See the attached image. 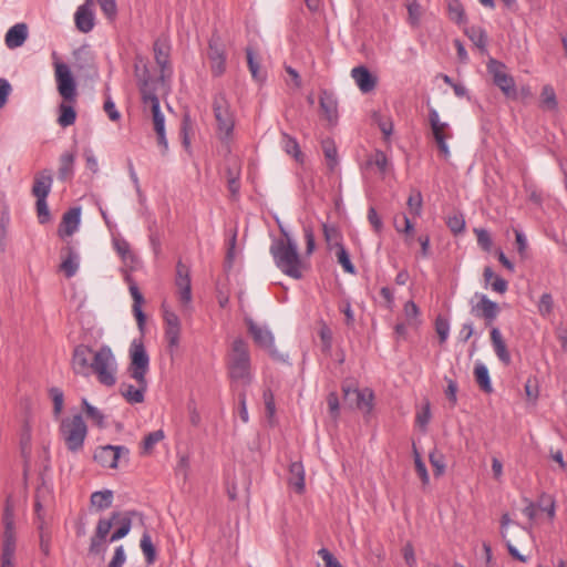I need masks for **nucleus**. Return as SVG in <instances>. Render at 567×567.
<instances>
[{
    "label": "nucleus",
    "mask_w": 567,
    "mask_h": 567,
    "mask_svg": "<svg viewBox=\"0 0 567 567\" xmlns=\"http://www.w3.org/2000/svg\"><path fill=\"white\" fill-rule=\"evenodd\" d=\"M71 368L79 375L95 374L97 381L105 386L116 383L117 363L107 346H102L96 351L86 344L76 346L72 353Z\"/></svg>",
    "instance_id": "obj_1"
},
{
    "label": "nucleus",
    "mask_w": 567,
    "mask_h": 567,
    "mask_svg": "<svg viewBox=\"0 0 567 567\" xmlns=\"http://www.w3.org/2000/svg\"><path fill=\"white\" fill-rule=\"evenodd\" d=\"M281 238L272 241L270 246V254L274 258L276 266L287 276L300 279L301 272V258L298 252L297 243L290 234L279 226Z\"/></svg>",
    "instance_id": "obj_2"
},
{
    "label": "nucleus",
    "mask_w": 567,
    "mask_h": 567,
    "mask_svg": "<svg viewBox=\"0 0 567 567\" xmlns=\"http://www.w3.org/2000/svg\"><path fill=\"white\" fill-rule=\"evenodd\" d=\"M228 377L231 382L248 386L251 383V363L248 344L241 338L235 339L227 358Z\"/></svg>",
    "instance_id": "obj_3"
},
{
    "label": "nucleus",
    "mask_w": 567,
    "mask_h": 567,
    "mask_svg": "<svg viewBox=\"0 0 567 567\" xmlns=\"http://www.w3.org/2000/svg\"><path fill=\"white\" fill-rule=\"evenodd\" d=\"M59 431L70 452L76 453L83 449L87 426L81 414L62 419Z\"/></svg>",
    "instance_id": "obj_4"
},
{
    "label": "nucleus",
    "mask_w": 567,
    "mask_h": 567,
    "mask_svg": "<svg viewBox=\"0 0 567 567\" xmlns=\"http://www.w3.org/2000/svg\"><path fill=\"white\" fill-rule=\"evenodd\" d=\"M212 107L217 122V133L219 137L221 140H228L234 131L235 117L230 103L224 92H218L214 95Z\"/></svg>",
    "instance_id": "obj_5"
},
{
    "label": "nucleus",
    "mask_w": 567,
    "mask_h": 567,
    "mask_svg": "<svg viewBox=\"0 0 567 567\" xmlns=\"http://www.w3.org/2000/svg\"><path fill=\"white\" fill-rule=\"evenodd\" d=\"M135 75L138 79L144 107H148L151 110L153 117L162 115L159 100L156 95L159 82L151 78L146 64H143L142 69L138 64H135Z\"/></svg>",
    "instance_id": "obj_6"
},
{
    "label": "nucleus",
    "mask_w": 567,
    "mask_h": 567,
    "mask_svg": "<svg viewBox=\"0 0 567 567\" xmlns=\"http://www.w3.org/2000/svg\"><path fill=\"white\" fill-rule=\"evenodd\" d=\"M128 373L136 382H144L150 369V357L142 340L134 339L130 347Z\"/></svg>",
    "instance_id": "obj_7"
},
{
    "label": "nucleus",
    "mask_w": 567,
    "mask_h": 567,
    "mask_svg": "<svg viewBox=\"0 0 567 567\" xmlns=\"http://www.w3.org/2000/svg\"><path fill=\"white\" fill-rule=\"evenodd\" d=\"M487 71L493 78V83L505 96L512 99L517 96L514 78L506 72V65L503 62L491 58L487 62Z\"/></svg>",
    "instance_id": "obj_8"
},
{
    "label": "nucleus",
    "mask_w": 567,
    "mask_h": 567,
    "mask_svg": "<svg viewBox=\"0 0 567 567\" xmlns=\"http://www.w3.org/2000/svg\"><path fill=\"white\" fill-rule=\"evenodd\" d=\"M429 122L433 133L434 141L437 145L441 156L447 161L451 156V152L446 141L452 138L453 134L450 130V125L446 122H442L440 115L435 109L429 111Z\"/></svg>",
    "instance_id": "obj_9"
},
{
    "label": "nucleus",
    "mask_w": 567,
    "mask_h": 567,
    "mask_svg": "<svg viewBox=\"0 0 567 567\" xmlns=\"http://www.w3.org/2000/svg\"><path fill=\"white\" fill-rule=\"evenodd\" d=\"M120 516L118 512H113L110 518H100L91 537L89 554L94 556H103L107 548V536L114 524Z\"/></svg>",
    "instance_id": "obj_10"
},
{
    "label": "nucleus",
    "mask_w": 567,
    "mask_h": 567,
    "mask_svg": "<svg viewBox=\"0 0 567 567\" xmlns=\"http://www.w3.org/2000/svg\"><path fill=\"white\" fill-rule=\"evenodd\" d=\"M55 80L59 94L63 100L74 102L76 97V83L70 68L65 63H55Z\"/></svg>",
    "instance_id": "obj_11"
},
{
    "label": "nucleus",
    "mask_w": 567,
    "mask_h": 567,
    "mask_svg": "<svg viewBox=\"0 0 567 567\" xmlns=\"http://www.w3.org/2000/svg\"><path fill=\"white\" fill-rule=\"evenodd\" d=\"M128 449L122 445H102L95 449L93 458L105 468H117L118 460L127 456Z\"/></svg>",
    "instance_id": "obj_12"
},
{
    "label": "nucleus",
    "mask_w": 567,
    "mask_h": 567,
    "mask_svg": "<svg viewBox=\"0 0 567 567\" xmlns=\"http://www.w3.org/2000/svg\"><path fill=\"white\" fill-rule=\"evenodd\" d=\"M155 61L161 69V75L158 79H154L158 82H165L172 75V68L169 63L171 45L166 38H158L153 45Z\"/></svg>",
    "instance_id": "obj_13"
},
{
    "label": "nucleus",
    "mask_w": 567,
    "mask_h": 567,
    "mask_svg": "<svg viewBox=\"0 0 567 567\" xmlns=\"http://www.w3.org/2000/svg\"><path fill=\"white\" fill-rule=\"evenodd\" d=\"M246 324L254 342L258 347L267 350L271 355H275L277 351L271 331L266 326H260L252 319H246Z\"/></svg>",
    "instance_id": "obj_14"
},
{
    "label": "nucleus",
    "mask_w": 567,
    "mask_h": 567,
    "mask_svg": "<svg viewBox=\"0 0 567 567\" xmlns=\"http://www.w3.org/2000/svg\"><path fill=\"white\" fill-rule=\"evenodd\" d=\"M214 76H220L226 71V52L219 38L213 37L208 42L207 53Z\"/></svg>",
    "instance_id": "obj_15"
},
{
    "label": "nucleus",
    "mask_w": 567,
    "mask_h": 567,
    "mask_svg": "<svg viewBox=\"0 0 567 567\" xmlns=\"http://www.w3.org/2000/svg\"><path fill=\"white\" fill-rule=\"evenodd\" d=\"M342 391L344 399L347 401L353 402L359 410L365 411L367 413L372 411L374 394L371 389L364 388L360 390L357 388L343 385Z\"/></svg>",
    "instance_id": "obj_16"
},
{
    "label": "nucleus",
    "mask_w": 567,
    "mask_h": 567,
    "mask_svg": "<svg viewBox=\"0 0 567 567\" xmlns=\"http://www.w3.org/2000/svg\"><path fill=\"white\" fill-rule=\"evenodd\" d=\"M175 285L178 290L179 301L188 306L192 301L190 270L182 260H178L176 264Z\"/></svg>",
    "instance_id": "obj_17"
},
{
    "label": "nucleus",
    "mask_w": 567,
    "mask_h": 567,
    "mask_svg": "<svg viewBox=\"0 0 567 567\" xmlns=\"http://www.w3.org/2000/svg\"><path fill=\"white\" fill-rule=\"evenodd\" d=\"M94 0H85L83 4H81L75 14L74 22L79 31L83 33H89L94 28Z\"/></svg>",
    "instance_id": "obj_18"
},
{
    "label": "nucleus",
    "mask_w": 567,
    "mask_h": 567,
    "mask_svg": "<svg viewBox=\"0 0 567 567\" xmlns=\"http://www.w3.org/2000/svg\"><path fill=\"white\" fill-rule=\"evenodd\" d=\"M81 223V207H72L65 212L62 216L61 224L58 229L60 237L72 236L80 226Z\"/></svg>",
    "instance_id": "obj_19"
},
{
    "label": "nucleus",
    "mask_w": 567,
    "mask_h": 567,
    "mask_svg": "<svg viewBox=\"0 0 567 567\" xmlns=\"http://www.w3.org/2000/svg\"><path fill=\"white\" fill-rule=\"evenodd\" d=\"M471 312L476 317L485 319L489 326L498 316L499 307L496 302L489 300L485 295L480 297V301L472 307Z\"/></svg>",
    "instance_id": "obj_20"
},
{
    "label": "nucleus",
    "mask_w": 567,
    "mask_h": 567,
    "mask_svg": "<svg viewBox=\"0 0 567 567\" xmlns=\"http://www.w3.org/2000/svg\"><path fill=\"white\" fill-rule=\"evenodd\" d=\"M351 76L362 93L372 92L375 86L378 79L374 76L368 68L363 65L355 66L351 70Z\"/></svg>",
    "instance_id": "obj_21"
},
{
    "label": "nucleus",
    "mask_w": 567,
    "mask_h": 567,
    "mask_svg": "<svg viewBox=\"0 0 567 567\" xmlns=\"http://www.w3.org/2000/svg\"><path fill=\"white\" fill-rule=\"evenodd\" d=\"M126 282L128 284L130 293L133 299V313L136 318L138 328L143 330L146 317L142 310V305L144 302V297L142 292L140 291L136 282L132 279L130 275H126L125 277Z\"/></svg>",
    "instance_id": "obj_22"
},
{
    "label": "nucleus",
    "mask_w": 567,
    "mask_h": 567,
    "mask_svg": "<svg viewBox=\"0 0 567 567\" xmlns=\"http://www.w3.org/2000/svg\"><path fill=\"white\" fill-rule=\"evenodd\" d=\"M53 177L50 169H42L34 175L31 193L35 198H47L51 192Z\"/></svg>",
    "instance_id": "obj_23"
},
{
    "label": "nucleus",
    "mask_w": 567,
    "mask_h": 567,
    "mask_svg": "<svg viewBox=\"0 0 567 567\" xmlns=\"http://www.w3.org/2000/svg\"><path fill=\"white\" fill-rule=\"evenodd\" d=\"M62 254V262L60 265L61 271L65 275L66 278L73 277L79 269V254L75 249L68 245L61 250Z\"/></svg>",
    "instance_id": "obj_24"
},
{
    "label": "nucleus",
    "mask_w": 567,
    "mask_h": 567,
    "mask_svg": "<svg viewBox=\"0 0 567 567\" xmlns=\"http://www.w3.org/2000/svg\"><path fill=\"white\" fill-rule=\"evenodd\" d=\"M137 388L132 384L123 383L121 385V393L126 399V401L131 404L142 403L145 399V392L147 390V380L144 379V382H136Z\"/></svg>",
    "instance_id": "obj_25"
},
{
    "label": "nucleus",
    "mask_w": 567,
    "mask_h": 567,
    "mask_svg": "<svg viewBox=\"0 0 567 567\" xmlns=\"http://www.w3.org/2000/svg\"><path fill=\"white\" fill-rule=\"evenodd\" d=\"M28 38V27L25 23H17L11 27L6 34V45L9 49L21 47Z\"/></svg>",
    "instance_id": "obj_26"
},
{
    "label": "nucleus",
    "mask_w": 567,
    "mask_h": 567,
    "mask_svg": "<svg viewBox=\"0 0 567 567\" xmlns=\"http://www.w3.org/2000/svg\"><path fill=\"white\" fill-rule=\"evenodd\" d=\"M320 107L330 123H336L338 118V102L334 95L326 90L320 93Z\"/></svg>",
    "instance_id": "obj_27"
},
{
    "label": "nucleus",
    "mask_w": 567,
    "mask_h": 567,
    "mask_svg": "<svg viewBox=\"0 0 567 567\" xmlns=\"http://www.w3.org/2000/svg\"><path fill=\"white\" fill-rule=\"evenodd\" d=\"M491 342L495 354L504 364L508 365L512 361L511 354L507 350V346L502 337L498 328L494 327L491 330Z\"/></svg>",
    "instance_id": "obj_28"
},
{
    "label": "nucleus",
    "mask_w": 567,
    "mask_h": 567,
    "mask_svg": "<svg viewBox=\"0 0 567 567\" xmlns=\"http://www.w3.org/2000/svg\"><path fill=\"white\" fill-rule=\"evenodd\" d=\"M289 485L292 486L297 493L305 491V470L300 462H293L289 467Z\"/></svg>",
    "instance_id": "obj_29"
},
{
    "label": "nucleus",
    "mask_w": 567,
    "mask_h": 567,
    "mask_svg": "<svg viewBox=\"0 0 567 567\" xmlns=\"http://www.w3.org/2000/svg\"><path fill=\"white\" fill-rule=\"evenodd\" d=\"M474 377L475 381L478 384L480 389L485 393H492L493 386L491 383V378L488 373V369L482 362H477L474 367Z\"/></svg>",
    "instance_id": "obj_30"
},
{
    "label": "nucleus",
    "mask_w": 567,
    "mask_h": 567,
    "mask_svg": "<svg viewBox=\"0 0 567 567\" xmlns=\"http://www.w3.org/2000/svg\"><path fill=\"white\" fill-rule=\"evenodd\" d=\"M75 155L73 152H65L60 156L59 179L66 181L72 177Z\"/></svg>",
    "instance_id": "obj_31"
},
{
    "label": "nucleus",
    "mask_w": 567,
    "mask_h": 567,
    "mask_svg": "<svg viewBox=\"0 0 567 567\" xmlns=\"http://www.w3.org/2000/svg\"><path fill=\"white\" fill-rule=\"evenodd\" d=\"M113 492L110 489L97 491L91 495V506L96 511H103L112 506Z\"/></svg>",
    "instance_id": "obj_32"
},
{
    "label": "nucleus",
    "mask_w": 567,
    "mask_h": 567,
    "mask_svg": "<svg viewBox=\"0 0 567 567\" xmlns=\"http://www.w3.org/2000/svg\"><path fill=\"white\" fill-rule=\"evenodd\" d=\"M132 514H133L132 512L125 513L124 516H122L120 514L117 519L114 522V524L120 523V527L111 535V537L109 539L110 543L116 542V540L125 537L130 533L131 527H132V519H131Z\"/></svg>",
    "instance_id": "obj_33"
},
{
    "label": "nucleus",
    "mask_w": 567,
    "mask_h": 567,
    "mask_svg": "<svg viewBox=\"0 0 567 567\" xmlns=\"http://www.w3.org/2000/svg\"><path fill=\"white\" fill-rule=\"evenodd\" d=\"M76 120V112L72 105L61 103L59 105L58 123L62 127H68L74 124Z\"/></svg>",
    "instance_id": "obj_34"
},
{
    "label": "nucleus",
    "mask_w": 567,
    "mask_h": 567,
    "mask_svg": "<svg viewBox=\"0 0 567 567\" xmlns=\"http://www.w3.org/2000/svg\"><path fill=\"white\" fill-rule=\"evenodd\" d=\"M82 408L86 416L100 429H104V414L95 406L89 403L86 399H82Z\"/></svg>",
    "instance_id": "obj_35"
},
{
    "label": "nucleus",
    "mask_w": 567,
    "mask_h": 567,
    "mask_svg": "<svg viewBox=\"0 0 567 567\" xmlns=\"http://www.w3.org/2000/svg\"><path fill=\"white\" fill-rule=\"evenodd\" d=\"M323 154L328 161V166L331 171L338 165V151L337 146L331 138H326L321 143Z\"/></svg>",
    "instance_id": "obj_36"
},
{
    "label": "nucleus",
    "mask_w": 567,
    "mask_h": 567,
    "mask_svg": "<svg viewBox=\"0 0 567 567\" xmlns=\"http://www.w3.org/2000/svg\"><path fill=\"white\" fill-rule=\"evenodd\" d=\"M140 546L145 556L147 565L154 564L156 560V548L153 545L152 537L147 532L142 535Z\"/></svg>",
    "instance_id": "obj_37"
},
{
    "label": "nucleus",
    "mask_w": 567,
    "mask_h": 567,
    "mask_svg": "<svg viewBox=\"0 0 567 567\" xmlns=\"http://www.w3.org/2000/svg\"><path fill=\"white\" fill-rule=\"evenodd\" d=\"M470 40L482 51H486L487 35L484 29L480 27H471L466 30Z\"/></svg>",
    "instance_id": "obj_38"
},
{
    "label": "nucleus",
    "mask_w": 567,
    "mask_h": 567,
    "mask_svg": "<svg viewBox=\"0 0 567 567\" xmlns=\"http://www.w3.org/2000/svg\"><path fill=\"white\" fill-rule=\"evenodd\" d=\"M336 247H337L336 256H337L338 262L342 266V268L346 272L354 274L355 268H354L353 264L351 262L349 252L347 251L344 246L341 243H337Z\"/></svg>",
    "instance_id": "obj_39"
},
{
    "label": "nucleus",
    "mask_w": 567,
    "mask_h": 567,
    "mask_svg": "<svg viewBox=\"0 0 567 567\" xmlns=\"http://www.w3.org/2000/svg\"><path fill=\"white\" fill-rule=\"evenodd\" d=\"M430 463L435 476H442L445 472V457L442 452L434 449L429 455Z\"/></svg>",
    "instance_id": "obj_40"
},
{
    "label": "nucleus",
    "mask_w": 567,
    "mask_h": 567,
    "mask_svg": "<svg viewBox=\"0 0 567 567\" xmlns=\"http://www.w3.org/2000/svg\"><path fill=\"white\" fill-rule=\"evenodd\" d=\"M113 246L123 261L133 260L134 255L131 251V246L124 238H114Z\"/></svg>",
    "instance_id": "obj_41"
},
{
    "label": "nucleus",
    "mask_w": 567,
    "mask_h": 567,
    "mask_svg": "<svg viewBox=\"0 0 567 567\" xmlns=\"http://www.w3.org/2000/svg\"><path fill=\"white\" fill-rule=\"evenodd\" d=\"M165 437L163 430H156L147 435L143 440V453H150L153 447Z\"/></svg>",
    "instance_id": "obj_42"
},
{
    "label": "nucleus",
    "mask_w": 567,
    "mask_h": 567,
    "mask_svg": "<svg viewBox=\"0 0 567 567\" xmlns=\"http://www.w3.org/2000/svg\"><path fill=\"white\" fill-rule=\"evenodd\" d=\"M393 223L398 233H404L405 235L410 236L414 231V226L405 214L395 216Z\"/></svg>",
    "instance_id": "obj_43"
},
{
    "label": "nucleus",
    "mask_w": 567,
    "mask_h": 567,
    "mask_svg": "<svg viewBox=\"0 0 567 567\" xmlns=\"http://www.w3.org/2000/svg\"><path fill=\"white\" fill-rule=\"evenodd\" d=\"M367 164L369 166L374 165L381 173H384L388 167V157L384 152L378 150L368 158Z\"/></svg>",
    "instance_id": "obj_44"
},
{
    "label": "nucleus",
    "mask_w": 567,
    "mask_h": 567,
    "mask_svg": "<svg viewBox=\"0 0 567 567\" xmlns=\"http://www.w3.org/2000/svg\"><path fill=\"white\" fill-rule=\"evenodd\" d=\"M403 312L409 324H415L419 322L420 309L416 303L412 300L405 302Z\"/></svg>",
    "instance_id": "obj_45"
},
{
    "label": "nucleus",
    "mask_w": 567,
    "mask_h": 567,
    "mask_svg": "<svg viewBox=\"0 0 567 567\" xmlns=\"http://www.w3.org/2000/svg\"><path fill=\"white\" fill-rule=\"evenodd\" d=\"M102 12L107 20L114 21L117 16V6L115 0H96Z\"/></svg>",
    "instance_id": "obj_46"
},
{
    "label": "nucleus",
    "mask_w": 567,
    "mask_h": 567,
    "mask_svg": "<svg viewBox=\"0 0 567 567\" xmlns=\"http://www.w3.org/2000/svg\"><path fill=\"white\" fill-rule=\"evenodd\" d=\"M413 452H414L415 471H416L417 475L420 476L422 484L427 485L430 482V476H429L426 466H425L424 462L422 461L421 455L415 447H414Z\"/></svg>",
    "instance_id": "obj_47"
},
{
    "label": "nucleus",
    "mask_w": 567,
    "mask_h": 567,
    "mask_svg": "<svg viewBox=\"0 0 567 567\" xmlns=\"http://www.w3.org/2000/svg\"><path fill=\"white\" fill-rule=\"evenodd\" d=\"M542 102L548 110L557 109V100L554 89L550 85H545L542 90Z\"/></svg>",
    "instance_id": "obj_48"
},
{
    "label": "nucleus",
    "mask_w": 567,
    "mask_h": 567,
    "mask_svg": "<svg viewBox=\"0 0 567 567\" xmlns=\"http://www.w3.org/2000/svg\"><path fill=\"white\" fill-rule=\"evenodd\" d=\"M3 542L2 547H14L16 548V535H14V520L3 522Z\"/></svg>",
    "instance_id": "obj_49"
},
{
    "label": "nucleus",
    "mask_w": 567,
    "mask_h": 567,
    "mask_svg": "<svg viewBox=\"0 0 567 567\" xmlns=\"http://www.w3.org/2000/svg\"><path fill=\"white\" fill-rule=\"evenodd\" d=\"M408 207L413 216H420L422 212V195L420 192L412 193L408 198Z\"/></svg>",
    "instance_id": "obj_50"
},
{
    "label": "nucleus",
    "mask_w": 567,
    "mask_h": 567,
    "mask_svg": "<svg viewBox=\"0 0 567 567\" xmlns=\"http://www.w3.org/2000/svg\"><path fill=\"white\" fill-rule=\"evenodd\" d=\"M284 148L288 154L292 155L296 159H299V157L302 156L297 140L289 136L288 134H284Z\"/></svg>",
    "instance_id": "obj_51"
},
{
    "label": "nucleus",
    "mask_w": 567,
    "mask_h": 567,
    "mask_svg": "<svg viewBox=\"0 0 567 567\" xmlns=\"http://www.w3.org/2000/svg\"><path fill=\"white\" fill-rule=\"evenodd\" d=\"M435 331L439 336L440 343H444L449 338L450 323L447 319L439 316L435 320Z\"/></svg>",
    "instance_id": "obj_52"
},
{
    "label": "nucleus",
    "mask_w": 567,
    "mask_h": 567,
    "mask_svg": "<svg viewBox=\"0 0 567 567\" xmlns=\"http://www.w3.org/2000/svg\"><path fill=\"white\" fill-rule=\"evenodd\" d=\"M446 224L450 230L455 235L463 233L465 229V220L461 214L450 216Z\"/></svg>",
    "instance_id": "obj_53"
},
{
    "label": "nucleus",
    "mask_w": 567,
    "mask_h": 567,
    "mask_svg": "<svg viewBox=\"0 0 567 567\" xmlns=\"http://www.w3.org/2000/svg\"><path fill=\"white\" fill-rule=\"evenodd\" d=\"M474 231L476 234L478 246L484 251H489L493 244L489 233L484 228H476Z\"/></svg>",
    "instance_id": "obj_54"
},
{
    "label": "nucleus",
    "mask_w": 567,
    "mask_h": 567,
    "mask_svg": "<svg viewBox=\"0 0 567 567\" xmlns=\"http://www.w3.org/2000/svg\"><path fill=\"white\" fill-rule=\"evenodd\" d=\"M50 396L53 401V412L55 415H60L63 409L64 395L61 389L51 388Z\"/></svg>",
    "instance_id": "obj_55"
},
{
    "label": "nucleus",
    "mask_w": 567,
    "mask_h": 567,
    "mask_svg": "<svg viewBox=\"0 0 567 567\" xmlns=\"http://www.w3.org/2000/svg\"><path fill=\"white\" fill-rule=\"evenodd\" d=\"M179 336H181V327L179 328H166L165 329V339L167 341V347L172 351L176 349L179 344Z\"/></svg>",
    "instance_id": "obj_56"
},
{
    "label": "nucleus",
    "mask_w": 567,
    "mask_h": 567,
    "mask_svg": "<svg viewBox=\"0 0 567 567\" xmlns=\"http://www.w3.org/2000/svg\"><path fill=\"white\" fill-rule=\"evenodd\" d=\"M35 207H37V214H38L39 221L41 224H45L47 221H49L50 220V212H49V207L47 204V198H37Z\"/></svg>",
    "instance_id": "obj_57"
},
{
    "label": "nucleus",
    "mask_w": 567,
    "mask_h": 567,
    "mask_svg": "<svg viewBox=\"0 0 567 567\" xmlns=\"http://www.w3.org/2000/svg\"><path fill=\"white\" fill-rule=\"evenodd\" d=\"M553 297L550 293H543L538 302V311L542 316H548L553 311Z\"/></svg>",
    "instance_id": "obj_58"
},
{
    "label": "nucleus",
    "mask_w": 567,
    "mask_h": 567,
    "mask_svg": "<svg viewBox=\"0 0 567 567\" xmlns=\"http://www.w3.org/2000/svg\"><path fill=\"white\" fill-rule=\"evenodd\" d=\"M368 220L373 227L374 231L380 234L383 229V221L381 217L378 215L374 207H370L368 210Z\"/></svg>",
    "instance_id": "obj_59"
},
{
    "label": "nucleus",
    "mask_w": 567,
    "mask_h": 567,
    "mask_svg": "<svg viewBox=\"0 0 567 567\" xmlns=\"http://www.w3.org/2000/svg\"><path fill=\"white\" fill-rule=\"evenodd\" d=\"M327 403L329 408V413L332 419L337 420L339 416V398L336 392H330L327 396Z\"/></svg>",
    "instance_id": "obj_60"
},
{
    "label": "nucleus",
    "mask_w": 567,
    "mask_h": 567,
    "mask_svg": "<svg viewBox=\"0 0 567 567\" xmlns=\"http://www.w3.org/2000/svg\"><path fill=\"white\" fill-rule=\"evenodd\" d=\"M14 547H2L1 553V567H14Z\"/></svg>",
    "instance_id": "obj_61"
},
{
    "label": "nucleus",
    "mask_w": 567,
    "mask_h": 567,
    "mask_svg": "<svg viewBox=\"0 0 567 567\" xmlns=\"http://www.w3.org/2000/svg\"><path fill=\"white\" fill-rule=\"evenodd\" d=\"M126 556L124 551V547L122 545L115 548L112 560L109 563L107 567H122L125 563Z\"/></svg>",
    "instance_id": "obj_62"
},
{
    "label": "nucleus",
    "mask_w": 567,
    "mask_h": 567,
    "mask_svg": "<svg viewBox=\"0 0 567 567\" xmlns=\"http://www.w3.org/2000/svg\"><path fill=\"white\" fill-rule=\"evenodd\" d=\"M318 555L324 561L326 567H342L338 559L327 548L319 549Z\"/></svg>",
    "instance_id": "obj_63"
},
{
    "label": "nucleus",
    "mask_w": 567,
    "mask_h": 567,
    "mask_svg": "<svg viewBox=\"0 0 567 567\" xmlns=\"http://www.w3.org/2000/svg\"><path fill=\"white\" fill-rule=\"evenodd\" d=\"M320 339L323 344V349L329 351L332 346V332L328 326L323 324L319 331Z\"/></svg>",
    "instance_id": "obj_64"
}]
</instances>
